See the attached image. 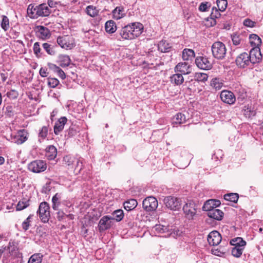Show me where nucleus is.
<instances>
[{"label":"nucleus","mask_w":263,"mask_h":263,"mask_svg":"<svg viewBox=\"0 0 263 263\" xmlns=\"http://www.w3.org/2000/svg\"><path fill=\"white\" fill-rule=\"evenodd\" d=\"M27 12L31 17L37 18L39 16L49 15L51 11L46 4H42L35 7L29 5L27 9Z\"/></svg>","instance_id":"nucleus-1"},{"label":"nucleus","mask_w":263,"mask_h":263,"mask_svg":"<svg viewBox=\"0 0 263 263\" xmlns=\"http://www.w3.org/2000/svg\"><path fill=\"white\" fill-rule=\"evenodd\" d=\"M211 50L212 55L217 60H223L227 54V48L226 45L221 42H214L212 47Z\"/></svg>","instance_id":"nucleus-2"},{"label":"nucleus","mask_w":263,"mask_h":263,"mask_svg":"<svg viewBox=\"0 0 263 263\" xmlns=\"http://www.w3.org/2000/svg\"><path fill=\"white\" fill-rule=\"evenodd\" d=\"M49 206L46 202H42L40 203L37 214H39L41 220L44 222H47L50 218V214Z\"/></svg>","instance_id":"nucleus-3"},{"label":"nucleus","mask_w":263,"mask_h":263,"mask_svg":"<svg viewBox=\"0 0 263 263\" xmlns=\"http://www.w3.org/2000/svg\"><path fill=\"white\" fill-rule=\"evenodd\" d=\"M165 206L171 210L176 211L181 208V201L174 196H167L163 200Z\"/></svg>","instance_id":"nucleus-4"},{"label":"nucleus","mask_w":263,"mask_h":263,"mask_svg":"<svg viewBox=\"0 0 263 263\" xmlns=\"http://www.w3.org/2000/svg\"><path fill=\"white\" fill-rule=\"evenodd\" d=\"M195 63L197 66L203 70H210L212 68V60L205 56L197 57L195 59Z\"/></svg>","instance_id":"nucleus-5"},{"label":"nucleus","mask_w":263,"mask_h":263,"mask_svg":"<svg viewBox=\"0 0 263 263\" xmlns=\"http://www.w3.org/2000/svg\"><path fill=\"white\" fill-rule=\"evenodd\" d=\"M57 42L62 48L66 49H71L74 46V40L69 35L59 36Z\"/></svg>","instance_id":"nucleus-6"},{"label":"nucleus","mask_w":263,"mask_h":263,"mask_svg":"<svg viewBox=\"0 0 263 263\" xmlns=\"http://www.w3.org/2000/svg\"><path fill=\"white\" fill-rule=\"evenodd\" d=\"M28 137V133L25 129L20 130L16 133L11 134L10 140L12 142L17 144H22L24 143Z\"/></svg>","instance_id":"nucleus-7"},{"label":"nucleus","mask_w":263,"mask_h":263,"mask_svg":"<svg viewBox=\"0 0 263 263\" xmlns=\"http://www.w3.org/2000/svg\"><path fill=\"white\" fill-rule=\"evenodd\" d=\"M28 170L33 173H39L44 172L47 168L46 163L43 160H35L28 164Z\"/></svg>","instance_id":"nucleus-8"},{"label":"nucleus","mask_w":263,"mask_h":263,"mask_svg":"<svg viewBox=\"0 0 263 263\" xmlns=\"http://www.w3.org/2000/svg\"><path fill=\"white\" fill-rule=\"evenodd\" d=\"M235 62L236 65L241 68H245L252 64L251 61L247 52H243L239 54L236 58Z\"/></svg>","instance_id":"nucleus-9"},{"label":"nucleus","mask_w":263,"mask_h":263,"mask_svg":"<svg viewBox=\"0 0 263 263\" xmlns=\"http://www.w3.org/2000/svg\"><path fill=\"white\" fill-rule=\"evenodd\" d=\"M158 206V201L154 197H148L143 201V207L147 211L155 210Z\"/></svg>","instance_id":"nucleus-10"},{"label":"nucleus","mask_w":263,"mask_h":263,"mask_svg":"<svg viewBox=\"0 0 263 263\" xmlns=\"http://www.w3.org/2000/svg\"><path fill=\"white\" fill-rule=\"evenodd\" d=\"M248 55L251 61L252 64L259 62L262 58L260 50L258 47H253Z\"/></svg>","instance_id":"nucleus-11"},{"label":"nucleus","mask_w":263,"mask_h":263,"mask_svg":"<svg viewBox=\"0 0 263 263\" xmlns=\"http://www.w3.org/2000/svg\"><path fill=\"white\" fill-rule=\"evenodd\" d=\"M175 71L182 74H189L192 72V67L187 62H180L175 66Z\"/></svg>","instance_id":"nucleus-12"},{"label":"nucleus","mask_w":263,"mask_h":263,"mask_svg":"<svg viewBox=\"0 0 263 263\" xmlns=\"http://www.w3.org/2000/svg\"><path fill=\"white\" fill-rule=\"evenodd\" d=\"M112 226V217L110 216L102 217L99 222V229L100 231H103L109 229Z\"/></svg>","instance_id":"nucleus-13"},{"label":"nucleus","mask_w":263,"mask_h":263,"mask_svg":"<svg viewBox=\"0 0 263 263\" xmlns=\"http://www.w3.org/2000/svg\"><path fill=\"white\" fill-rule=\"evenodd\" d=\"M220 97L223 102L229 104H234L236 100L233 93L228 90H222L220 93Z\"/></svg>","instance_id":"nucleus-14"},{"label":"nucleus","mask_w":263,"mask_h":263,"mask_svg":"<svg viewBox=\"0 0 263 263\" xmlns=\"http://www.w3.org/2000/svg\"><path fill=\"white\" fill-rule=\"evenodd\" d=\"M183 211L189 218H192L196 212L195 203L192 201L187 202L183 206Z\"/></svg>","instance_id":"nucleus-15"},{"label":"nucleus","mask_w":263,"mask_h":263,"mask_svg":"<svg viewBox=\"0 0 263 263\" xmlns=\"http://www.w3.org/2000/svg\"><path fill=\"white\" fill-rule=\"evenodd\" d=\"M35 31L37 36L43 40L49 39L51 35L48 28L43 26H36Z\"/></svg>","instance_id":"nucleus-16"},{"label":"nucleus","mask_w":263,"mask_h":263,"mask_svg":"<svg viewBox=\"0 0 263 263\" xmlns=\"http://www.w3.org/2000/svg\"><path fill=\"white\" fill-rule=\"evenodd\" d=\"M207 239L210 245L217 246L221 242V236L219 232L214 231L209 233Z\"/></svg>","instance_id":"nucleus-17"},{"label":"nucleus","mask_w":263,"mask_h":263,"mask_svg":"<svg viewBox=\"0 0 263 263\" xmlns=\"http://www.w3.org/2000/svg\"><path fill=\"white\" fill-rule=\"evenodd\" d=\"M67 121V119L65 117H62L55 123L53 130L56 135H58L63 130Z\"/></svg>","instance_id":"nucleus-18"},{"label":"nucleus","mask_w":263,"mask_h":263,"mask_svg":"<svg viewBox=\"0 0 263 263\" xmlns=\"http://www.w3.org/2000/svg\"><path fill=\"white\" fill-rule=\"evenodd\" d=\"M129 25L132 27V33L134 36V39L139 36L142 33L143 30V26L141 23L135 22Z\"/></svg>","instance_id":"nucleus-19"},{"label":"nucleus","mask_w":263,"mask_h":263,"mask_svg":"<svg viewBox=\"0 0 263 263\" xmlns=\"http://www.w3.org/2000/svg\"><path fill=\"white\" fill-rule=\"evenodd\" d=\"M132 27L128 24L123 27L120 31V35L122 39L125 40L134 39V36L132 33Z\"/></svg>","instance_id":"nucleus-20"},{"label":"nucleus","mask_w":263,"mask_h":263,"mask_svg":"<svg viewBox=\"0 0 263 263\" xmlns=\"http://www.w3.org/2000/svg\"><path fill=\"white\" fill-rule=\"evenodd\" d=\"M209 217L217 220H220L223 216V213L220 210L217 209H212L210 212L208 213Z\"/></svg>","instance_id":"nucleus-21"},{"label":"nucleus","mask_w":263,"mask_h":263,"mask_svg":"<svg viewBox=\"0 0 263 263\" xmlns=\"http://www.w3.org/2000/svg\"><path fill=\"white\" fill-rule=\"evenodd\" d=\"M195 55L194 51L191 49L185 48L182 52V58L184 61H192Z\"/></svg>","instance_id":"nucleus-22"},{"label":"nucleus","mask_w":263,"mask_h":263,"mask_svg":"<svg viewBox=\"0 0 263 263\" xmlns=\"http://www.w3.org/2000/svg\"><path fill=\"white\" fill-rule=\"evenodd\" d=\"M57 155V150L53 145L48 146L46 149V157L49 160H53Z\"/></svg>","instance_id":"nucleus-23"},{"label":"nucleus","mask_w":263,"mask_h":263,"mask_svg":"<svg viewBox=\"0 0 263 263\" xmlns=\"http://www.w3.org/2000/svg\"><path fill=\"white\" fill-rule=\"evenodd\" d=\"M171 82L176 85H180L184 82V78L181 73H176L170 77Z\"/></svg>","instance_id":"nucleus-24"},{"label":"nucleus","mask_w":263,"mask_h":263,"mask_svg":"<svg viewBox=\"0 0 263 263\" xmlns=\"http://www.w3.org/2000/svg\"><path fill=\"white\" fill-rule=\"evenodd\" d=\"M186 121V117L185 115L182 113L177 114L172 119V124L173 126L175 125L181 124Z\"/></svg>","instance_id":"nucleus-25"},{"label":"nucleus","mask_w":263,"mask_h":263,"mask_svg":"<svg viewBox=\"0 0 263 263\" xmlns=\"http://www.w3.org/2000/svg\"><path fill=\"white\" fill-rule=\"evenodd\" d=\"M70 59L67 55L61 54L58 57V63L62 67L68 66L70 63Z\"/></svg>","instance_id":"nucleus-26"},{"label":"nucleus","mask_w":263,"mask_h":263,"mask_svg":"<svg viewBox=\"0 0 263 263\" xmlns=\"http://www.w3.org/2000/svg\"><path fill=\"white\" fill-rule=\"evenodd\" d=\"M172 46L166 41L162 40L158 44V48L162 52H169Z\"/></svg>","instance_id":"nucleus-27"},{"label":"nucleus","mask_w":263,"mask_h":263,"mask_svg":"<svg viewBox=\"0 0 263 263\" xmlns=\"http://www.w3.org/2000/svg\"><path fill=\"white\" fill-rule=\"evenodd\" d=\"M210 85L215 90H219L223 85V81L220 78H215L211 81Z\"/></svg>","instance_id":"nucleus-28"},{"label":"nucleus","mask_w":263,"mask_h":263,"mask_svg":"<svg viewBox=\"0 0 263 263\" xmlns=\"http://www.w3.org/2000/svg\"><path fill=\"white\" fill-rule=\"evenodd\" d=\"M138 203L135 199H130L124 202V208L127 211H130L134 209L137 205Z\"/></svg>","instance_id":"nucleus-29"},{"label":"nucleus","mask_w":263,"mask_h":263,"mask_svg":"<svg viewBox=\"0 0 263 263\" xmlns=\"http://www.w3.org/2000/svg\"><path fill=\"white\" fill-rule=\"evenodd\" d=\"M124 15V10L122 7H117L112 11L113 18L116 20L121 18Z\"/></svg>","instance_id":"nucleus-30"},{"label":"nucleus","mask_w":263,"mask_h":263,"mask_svg":"<svg viewBox=\"0 0 263 263\" xmlns=\"http://www.w3.org/2000/svg\"><path fill=\"white\" fill-rule=\"evenodd\" d=\"M105 28L106 31L109 33H113L117 30L116 23L112 20L107 21L105 23Z\"/></svg>","instance_id":"nucleus-31"},{"label":"nucleus","mask_w":263,"mask_h":263,"mask_svg":"<svg viewBox=\"0 0 263 263\" xmlns=\"http://www.w3.org/2000/svg\"><path fill=\"white\" fill-rule=\"evenodd\" d=\"M250 43L252 46L258 47L261 44V39L256 34H252L249 36Z\"/></svg>","instance_id":"nucleus-32"},{"label":"nucleus","mask_w":263,"mask_h":263,"mask_svg":"<svg viewBox=\"0 0 263 263\" xmlns=\"http://www.w3.org/2000/svg\"><path fill=\"white\" fill-rule=\"evenodd\" d=\"M231 244L234 247H245L246 245V242L241 237H237L233 239L231 242Z\"/></svg>","instance_id":"nucleus-33"},{"label":"nucleus","mask_w":263,"mask_h":263,"mask_svg":"<svg viewBox=\"0 0 263 263\" xmlns=\"http://www.w3.org/2000/svg\"><path fill=\"white\" fill-rule=\"evenodd\" d=\"M99 12V11L97 7L92 5H89L86 7V13L91 17L96 16L98 15Z\"/></svg>","instance_id":"nucleus-34"},{"label":"nucleus","mask_w":263,"mask_h":263,"mask_svg":"<svg viewBox=\"0 0 263 263\" xmlns=\"http://www.w3.org/2000/svg\"><path fill=\"white\" fill-rule=\"evenodd\" d=\"M220 11L218 9H217L216 7H213L212 8L211 13V18L213 20V23H211V26H213L216 24V21L215 20L216 18H219L220 16V13L219 12Z\"/></svg>","instance_id":"nucleus-35"},{"label":"nucleus","mask_w":263,"mask_h":263,"mask_svg":"<svg viewBox=\"0 0 263 263\" xmlns=\"http://www.w3.org/2000/svg\"><path fill=\"white\" fill-rule=\"evenodd\" d=\"M61 195L57 193L52 199V208L54 210H58L59 205H60Z\"/></svg>","instance_id":"nucleus-36"},{"label":"nucleus","mask_w":263,"mask_h":263,"mask_svg":"<svg viewBox=\"0 0 263 263\" xmlns=\"http://www.w3.org/2000/svg\"><path fill=\"white\" fill-rule=\"evenodd\" d=\"M155 229L156 231H157L158 233H164L166 232H168V234L167 235H166L164 236L165 237H167L169 235L172 234V229L168 230V229H167V227L163 226L156 225L155 227Z\"/></svg>","instance_id":"nucleus-37"},{"label":"nucleus","mask_w":263,"mask_h":263,"mask_svg":"<svg viewBox=\"0 0 263 263\" xmlns=\"http://www.w3.org/2000/svg\"><path fill=\"white\" fill-rule=\"evenodd\" d=\"M43 255L40 253L34 254L30 257L28 263H41Z\"/></svg>","instance_id":"nucleus-38"},{"label":"nucleus","mask_w":263,"mask_h":263,"mask_svg":"<svg viewBox=\"0 0 263 263\" xmlns=\"http://www.w3.org/2000/svg\"><path fill=\"white\" fill-rule=\"evenodd\" d=\"M239 198L238 194L237 193H229L224 195V199L226 200L233 202L234 203L237 202Z\"/></svg>","instance_id":"nucleus-39"},{"label":"nucleus","mask_w":263,"mask_h":263,"mask_svg":"<svg viewBox=\"0 0 263 263\" xmlns=\"http://www.w3.org/2000/svg\"><path fill=\"white\" fill-rule=\"evenodd\" d=\"M63 161L64 163L68 167V169H73L74 168L75 159L66 156L64 157Z\"/></svg>","instance_id":"nucleus-40"},{"label":"nucleus","mask_w":263,"mask_h":263,"mask_svg":"<svg viewBox=\"0 0 263 263\" xmlns=\"http://www.w3.org/2000/svg\"><path fill=\"white\" fill-rule=\"evenodd\" d=\"M42 47L48 54L53 55L55 54L53 46H51L47 43H45L43 44Z\"/></svg>","instance_id":"nucleus-41"},{"label":"nucleus","mask_w":263,"mask_h":263,"mask_svg":"<svg viewBox=\"0 0 263 263\" xmlns=\"http://www.w3.org/2000/svg\"><path fill=\"white\" fill-rule=\"evenodd\" d=\"M112 220L116 219L117 221H121L124 217L123 212L122 210L115 211L112 213Z\"/></svg>","instance_id":"nucleus-42"},{"label":"nucleus","mask_w":263,"mask_h":263,"mask_svg":"<svg viewBox=\"0 0 263 263\" xmlns=\"http://www.w3.org/2000/svg\"><path fill=\"white\" fill-rule=\"evenodd\" d=\"M214 202V199H210L206 201L203 206V210L209 212H210V210L215 209L213 203Z\"/></svg>","instance_id":"nucleus-43"},{"label":"nucleus","mask_w":263,"mask_h":263,"mask_svg":"<svg viewBox=\"0 0 263 263\" xmlns=\"http://www.w3.org/2000/svg\"><path fill=\"white\" fill-rule=\"evenodd\" d=\"M245 247H234L232 249V255L235 257H239L242 253Z\"/></svg>","instance_id":"nucleus-44"},{"label":"nucleus","mask_w":263,"mask_h":263,"mask_svg":"<svg viewBox=\"0 0 263 263\" xmlns=\"http://www.w3.org/2000/svg\"><path fill=\"white\" fill-rule=\"evenodd\" d=\"M208 76L205 73L197 72L195 74V79L197 81L205 82L206 81Z\"/></svg>","instance_id":"nucleus-45"},{"label":"nucleus","mask_w":263,"mask_h":263,"mask_svg":"<svg viewBox=\"0 0 263 263\" xmlns=\"http://www.w3.org/2000/svg\"><path fill=\"white\" fill-rule=\"evenodd\" d=\"M1 26L2 29L5 31H6L9 28V18L6 16H3Z\"/></svg>","instance_id":"nucleus-46"},{"label":"nucleus","mask_w":263,"mask_h":263,"mask_svg":"<svg viewBox=\"0 0 263 263\" xmlns=\"http://www.w3.org/2000/svg\"><path fill=\"white\" fill-rule=\"evenodd\" d=\"M216 3L218 9L220 11H224L227 7L228 3L227 0H217Z\"/></svg>","instance_id":"nucleus-47"},{"label":"nucleus","mask_w":263,"mask_h":263,"mask_svg":"<svg viewBox=\"0 0 263 263\" xmlns=\"http://www.w3.org/2000/svg\"><path fill=\"white\" fill-rule=\"evenodd\" d=\"M211 5L209 2H203L199 6V10L201 12H206L209 10Z\"/></svg>","instance_id":"nucleus-48"},{"label":"nucleus","mask_w":263,"mask_h":263,"mask_svg":"<svg viewBox=\"0 0 263 263\" xmlns=\"http://www.w3.org/2000/svg\"><path fill=\"white\" fill-rule=\"evenodd\" d=\"M28 201L24 200V201H20L16 206V210L17 211H21L23 209L26 208L29 206Z\"/></svg>","instance_id":"nucleus-49"},{"label":"nucleus","mask_w":263,"mask_h":263,"mask_svg":"<svg viewBox=\"0 0 263 263\" xmlns=\"http://www.w3.org/2000/svg\"><path fill=\"white\" fill-rule=\"evenodd\" d=\"M48 132V127L46 126H43L39 133V138H42V139H45V138L47 137Z\"/></svg>","instance_id":"nucleus-50"},{"label":"nucleus","mask_w":263,"mask_h":263,"mask_svg":"<svg viewBox=\"0 0 263 263\" xmlns=\"http://www.w3.org/2000/svg\"><path fill=\"white\" fill-rule=\"evenodd\" d=\"M59 84V81L55 78H49L48 84L50 87L55 88Z\"/></svg>","instance_id":"nucleus-51"},{"label":"nucleus","mask_w":263,"mask_h":263,"mask_svg":"<svg viewBox=\"0 0 263 263\" xmlns=\"http://www.w3.org/2000/svg\"><path fill=\"white\" fill-rule=\"evenodd\" d=\"M33 50L34 53L36 57H40L41 55V49L39 42H35L33 45Z\"/></svg>","instance_id":"nucleus-52"},{"label":"nucleus","mask_w":263,"mask_h":263,"mask_svg":"<svg viewBox=\"0 0 263 263\" xmlns=\"http://www.w3.org/2000/svg\"><path fill=\"white\" fill-rule=\"evenodd\" d=\"M32 217V215H30L23 222L22 228L25 231H26L29 229L30 227V219H31Z\"/></svg>","instance_id":"nucleus-53"},{"label":"nucleus","mask_w":263,"mask_h":263,"mask_svg":"<svg viewBox=\"0 0 263 263\" xmlns=\"http://www.w3.org/2000/svg\"><path fill=\"white\" fill-rule=\"evenodd\" d=\"M212 253L215 255L221 256L224 254L225 251L223 249L218 248L212 249Z\"/></svg>","instance_id":"nucleus-54"},{"label":"nucleus","mask_w":263,"mask_h":263,"mask_svg":"<svg viewBox=\"0 0 263 263\" xmlns=\"http://www.w3.org/2000/svg\"><path fill=\"white\" fill-rule=\"evenodd\" d=\"M67 136L71 137L75 136L77 133V130L74 127H70L67 130Z\"/></svg>","instance_id":"nucleus-55"},{"label":"nucleus","mask_w":263,"mask_h":263,"mask_svg":"<svg viewBox=\"0 0 263 263\" xmlns=\"http://www.w3.org/2000/svg\"><path fill=\"white\" fill-rule=\"evenodd\" d=\"M255 22L249 18L245 19L243 21V25L248 27H253L255 26Z\"/></svg>","instance_id":"nucleus-56"},{"label":"nucleus","mask_w":263,"mask_h":263,"mask_svg":"<svg viewBox=\"0 0 263 263\" xmlns=\"http://www.w3.org/2000/svg\"><path fill=\"white\" fill-rule=\"evenodd\" d=\"M243 110H244V114L246 116H248V117H250L252 116H254V115H255L254 111H252L251 110V108L250 107H249L248 106V107L245 106Z\"/></svg>","instance_id":"nucleus-57"},{"label":"nucleus","mask_w":263,"mask_h":263,"mask_svg":"<svg viewBox=\"0 0 263 263\" xmlns=\"http://www.w3.org/2000/svg\"><path fill=\"white\" fill-rule=\"evenodd\" d=\"M75 162L76 163V164H74V171L80 172V170L82 169V163L79 160H75Z\"/></svg>","instance_id":"nucleus-58"},{"label":"nucleus","mask_w":263,"mask_h":263,"mask_svg":"<svg viewBox=\"0 0 263 263\" xmlns=\"http://www.w3.org/2000/svg\"><path fill=\"white\" fill-rule=\"evenodd\" d=\"M232 40L233 44L235 45H238L240 43L241 39L239 36L236 34L232 36Z\"/></svg>","instance_id":"nucleus-59"},{"label":"nucleus","mask_w":263,"mask_h":263,"mask_svg":"<svg viewBox=\"0 0 263 263\" xmlns=\"http://www.w3.org/2000/svg\"><path fill=\"white\" fill-rule=\"evenodd\" d=\"M48 72L47 71V69L46 68L42 67L40 70V74L42 77H46L47 76Z\"/></svg>","instance_id":"nucleus-60"},{"label":"nucleus","mask_w":263,"mask_h":263,"mask_svg":"<svg viewBox=\"0 0 263 263\" xmlns=\"http://www.w3.org/2000/svg\"><path fill=\"white\" fill-rule=\"evenodd\" d=\"M7 95L10 98H16L17 96V93L15 90H12L8 92Z\"/></svg>","instance_id":"nucleus-61"},{"label":"nucleus","mask_w":263,"mask_h":263,"mask_svg":"<svg viewBox=\"0 0 263 263\" xmlns=\"http://www.w3.org/2000/svg\"><path fill=\"white\" fill-rule=\"evenodd\" d=\"M64 216H65V213L63 211H59L58 212L57 218L59 220H62L64 218Z\"/></svg>","instance_id":"nucleus-62"},{"label":"nucleus","mask_w":263,"mask_h":263,"mask_svg":"<svg viewBox=\"0 0 263 263\" xmlns=\"http://www.w3.org/2000/svg\"><path fill=\"white\" fill-rule=\"evenodd\" d=\"M57 73L58 76L63 80L66 78V75L64 72L61 69L60 70H59V71Z\"/></svg>","instance_id":"nucleus-63"},{"label":"nucleus","mask_w":263,"mask_h":263,"mask_svg":"<svg viewBox=\"0 0 263 263\" xmlns=\"http://www.w3.org/2000/svg\"><path fill=\"white\" fill-rule=\"evenodd\" d=\"M48 5L50 7L52 8V7H55V5H57V3L54 2L52 0H48Z\"/></svg>","instance_id":"nucleus-64"}]
</instances>
